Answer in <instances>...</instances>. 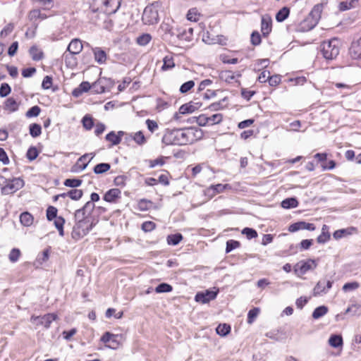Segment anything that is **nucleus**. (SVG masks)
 I'll return each instance as SVG.
<instances>
[{
    "label": "nucleus",
    "instance_id": "a19ab883",
    "mask_svg": "<svg viewBox=\"0 0 361 361\" xmlns=\"http://www.w3.org/2000/svg\"><path fill=\"white\" fill-rule=\"evenodd\" d=\"M29 18L31 20L37 19L44 20L47 18V15L42 13L41 11L38 9H35L30 12Z\"/></svg>",
    "mask_w": 361,
    "mask_h": 361
},
{
    "label": "nucleus",
    "instance_id": "423d86ee",
    "mask_svg": "<svg viewBox=\"0 0 361 361\" xmlns=\"http://www.w3.org/2000/svg\"><path fill=\"white\" fill-rule=\"evenodd\" d=\"M202 106V103L199 102H190L180 106L178 112H176L173 115L175 120L180 119V114H192L199 109Z\"/></svg>",
    "mask_w": 361,
    "mask_h": 361
},
{
    "label": "nucleus",
    "instance_id": "864d4df0",
    "mask_svg": "<svg viewBox=\"0 0 361 361\" xmlns=\"http://www.w3.org/2000/svg\"><path fill=\"white\" fill-rule=\"evenodd\" d=\"M57 215V209L53 206H49L47 209V218L49 221H51L56 218Z\"/></svg>",
    "mask_w": 361,
    "mask_h": 361
},
{
    "label": "nucleus",
    "instance_id": "79ce46f5",
    "mask_svg": "<svg viewBox=\"0 0 361 361\" xmlns=\"http://www.w3.org/2000/svg\"><path fill=\"white\" fill-rule=\"evenodd\" d=\"M5 109L10 111H15L18 109V104L13 98H8L5 102Z\"/></svg>",
    "mask_w": 361,
    "mask_h": 361
},
{
    "label": "nucleus",
    "instance_id": "bf43d9fd",
    "mask_svg": "<svg viewBox=\"0 0 361 361\" xmlns=\"http://www.w3.org/2000/svg\"><path fill=\"white\" fill-rule=\"evenodd\" d=\"M38 156L37 149L35 147H30L28 149L26 157L30 161L35 160Z\"/></svg>",
    "mask_w": 361,
    "mask_h": 361
},
{
    "label": "nucleus",
    "instance_id": "f704fd0d",
    "mask_svg": "<svg viewBox=\"0 0 361 361\" xmlns=\"http://www.w3.org/2000/svg\"><path fill=\"white\" fill-rule=\"evenodd\" d=\"M155 102V107L158 111H161L169 106V102L163 98H157Z\"/></svg>",
    "mask_w": 361,
    "mask_h": 361
},
{
    "label": "nucleus",
    "instance_id": "72a5a7b5",
    "mask_svg": "<svg viewBox=\"0 0 361 361\" xmlns=\"http://www.w3.org/2000/svg\"><path fill=\"white\" fill-rule=\"evenodd\" d=\"M182 239L183 236L180 233L171 234L168 235L167 243L169 245H176L181 241Z\"/></svg>",
    "mask_w": 361,
    "mask_h": 361
},
{
    "label": "nucleus",
    "instance_id": "4468645a",
    "mask_svg": "<svg viewBox=\"0 0 361 361\" xmlns=\"http://www.w3.org/2000/svg\"><path fill=\"white\" fill-rule=\"evenodd\" d=\"M314 229L315 226L313 224L307 223L305 221H298L291 224L289 226L288 231L290 232H295L299 230L314 231Z\"/></svg>",
    "mask_w": 361,
    "mask_h": 361
},
{
    "label": "nucleus",
    "instance_id": "20e7f679",
    "mask_svg": "<svg viewBox=\"0 0 361 361\" xmlns=\"http://www.w3.org/2000/svg\"><path fill=\"white\" fill-rule=\"evenodd\" d=\"M161 7L160 1H154L144 9L142 20L145 25H154L159 22V10Z\"/></svg>",
    "mask_w": 361,
    "mask_h": 361
},
{
    "label": "nucleus",
    "instance_id": "69168bd1",
    "mask_svg": "<svg viewBox=\"0 0 361 361\" xmlns=\"http://www.w3.org/2000/svg\"><path fill=\"white\" fill-rule=\"evenodd\" d=\"M49 257V249H46L43 251L41 255H39L37 257V261L42 264L46 262Z\"/></svg>",
    "mask_w": 361,
    "mask_h": 361
},
{
    "label": "nucleus",
    "instance_id": "f3484780",
    "mask_svg": "<svg viewBox=\"0 0 361 361\" xmlns=\"http://www.w3.org/2000/svg\"><path fill=\"white\" fill-rule=\"evenodd\" d=\"M121 197V192L118 188L109 190L104 196V200L108 202H116L118 199Z\"/></svg>",
    "mask_w": 361,
    "mask_h": 361
},
{
    "label": "nucleus",
    "instance_id": "0e129e2a",
    "mask_svg": "<svg viewBox=\"0 0 361 361\" xmlns=\"http://www.w3.org/2000/svg\"><path fill=\"white\" fill-rule=\"evenodd\" d=\"M152 205V202L146 200H141L138 202V207L142 211H145L149 209L150 206Z\"/></svg>",
    "mask_w": 361,
    "mask_h": 361
},
{
    "label": "nucleus",
    "instance_id": "09e8293b",
    "mask_svg": "<svg viewBox=\"0 0 361 361\" xmlns=\"http://www.w3.org/2000/svg\"><path fill=\"white\" fill-rule=\"evenodd\" d=\"M20 256V251L18 248H13L11 250L8 259L11 262H16Z\"/></svg>",
    "mask_w": 361,
    "mask_h": 361
},
{
    "label": "nucleus",
    "instance_id": "774afa93",
    "mask_svg": "<svg viewBox=\"0 0 361 361\" xmlns=\"http://www.w3.org/2000/svg\"><path fill=\"white\" fill-rule=\"evenodd\" d=\"M194 86H195V81L194 80H188L181 85L179 90H182V91L191 90V89L193 88Z\"/></svg>",
    "mask_w": 361,
    "mask_h": 361
},
{
    "label": "nucleus",
    "instance_id": "6e6d98bb",
    "mask_svg": "<svg viewBox=\"0 0 361 361\" xmlns=\"http://www.w3.org/2000/svg\"><path fill=\"white\" fill-rule=\"evenodd\" d=\"M40 108L38 106L31 107L25 114L27 118L37 116L40 113Z\"/></svg>",
    "mask_w": 361,
    "mask_h": 361
},
{
    "label": "nucleus",
    "instance_id": "7ed1b4c3",
    "mask_svg": "<svg viewBox=\"0 0 361 361\" xmlns=\"http://www.w3.org/2000/svg\"><path fill=\"white\" fill-rule=\"evenodd\" d=\"M24 186V180L20 178L12 179L0 176V188L3 195L13 194Z\"/></svg>",
    "mask_w": 361,
    "mask_h": 361
},
{
    "label": "nucleus",
    "instance_id": "2f4dec72",
    "mask_svg": "<svg viewBox=\"0 0 361 361\" xmlns=\"http://www.w3.org/2000/svg\"><path fill=\"white\" fill-rule=\"evenodd\" d=\"M175 66L173 59L170 56H166L163 59V65L161 66L162 71L169 70Z\"/></svg>",
    "mask_w": 361,
    "mask_h": 361
},
{
    "label": "nucleus",
    "instance_id": "1a4fd4ad",
    "mask_svg": "<svg viewBox=\"0 0 361 361\" xmlns=\"http://www.w3.org/2000/svg\"><path fill=\"white\" fill-rule=\"evenodd\" d=\"M94 156V153H87L83 154L78 159L75 165L72 167L71 171L78 172L85 170Z\"/></svg>",
    "mask_w": 361,
    "mask_h": 361
},
{
    "label": "nucleus",
    "instance_id": "393cba45",
    "mask_svg": "<svg viewBox=\"0 0 361 361\" xmlns=\"http://www.w3.org/2000/svg\"><path fill=\"white\" fill-rule=\"evenodd\" d=\"M290 14V8L284 6L280 9L276 14V20L279 23L283 22Z\"/></svg>",
    "mask_w": 361,
    "mask_h": 361
},
{
    "label": "nucleus",
    "instance_id": "cd10ccee",
    "mask_svg": "<svg viewBox=\"0 0 361 361\" xmlns=\"http://www.w3.org/2000/svg\"><path fill=\"white\" fill-rule=\"evenodd\" d=\"M343 343V338L340 335H331L329 339V344L334 348L341 347Z\"/></svg>",
    "mask_w": 361,
    "mask_h": 361
},
{
    "label": "nucleus",
    "instance_id": "a878e982",
    "mask_svg": "<svg viewBox=\"0 0 361 361\" xmlns=\"http://www.w3.org/2000/svg\"><path fill=\"white\" fill-rule=\"evenodd\" d=\"M29 52L34 61H37L43 58V52L37 46H32L29 49Z\"/></svg>",
    "mask_w": 361,
    "mask_h": 361
},
{
    "label": "nucleus",
    "instance_id": "ddd939ff",
    "mask_svg": "<svg viewBox=\"0 0 361 361\" xmlns=\"http://www.w3.org/2000/svg\"><path fill=\"white\" fill-rule=\"evenodd\" d=\"M111 13H97L94 15V18H97V23L96 24H99V21L100 20H103V25L102 27L108 30L111 31L114 27V23L112 20L109 17V15H111Z\"/></svg>",
    "mask_w": 361,
    "mask_h": 361
},
{
    "label": "nucleus",
    "instance_id": "e433bc0d",
    "mask_svg": "<svg viewBox=\"0 0 361 361\" xmlns=\"http://www.w3.org/2000/svg\"><path fill=\"white\" fill-rule=\"evenodd\" d=\"M82 181L78 178H68L63 182V185L66 187L77 188L81 185Z\"/></svg>",
    "mask_w": 361,
    "mask_h": 361
},
{
    "label": "nucleus",
    "instance_id": "c03bdc74",
    "mask_svg": "<svg viewBox=\"0 0 361 361\" xmlns=\"http://www.w3.org/2000/svg\"><path fill=\"white\" fill-rule=\"evenodd\" d=\"M172 290H173L172 286L166 283H162L158 285L155 288V291L158 293H169V292H171Z\"/></svg>",
    "mask_w": 361,
    "mask_h": 361
},
{
    "label": "nucleus",
    "instance_id": "5fc2aeb1",
    "mask_svg": "<svg viewBox=\"0 0 361 361\" xmlns=\"http://www.w3.org/2000/svg\"><path fill=\"white\" fill-rule=\"evenodd\" d=\"M65 223V220L62 217H57L55 219L54 224L56 228L59 231L61 235H63V224Z\"/></svg>",
    "mask_w": 361,
    "mask_h": 361
},
{
    "label": "nucleus",
    "instance_id": "c756f323",
    "mask_svg": "<svg viewBox=\"0 0 361 361\" xmlns=\"http://www.w3.org/2000/svg\"><path fill=\"white\" fill-rule=\"evenodd\" d=\"M111 168V165L108 163H101V164H97L94 167V173L96 174H102V173H104L106 171H108Z\"/></svg>",
    "mask_w": 361,
    "mask_h": 361
},
{
    "label": "nucleus",
    "instance_id": "8fccbe9b",
    "mask_svg": "<svg viewBox=\"0 0 361 361\" xmlns=\"http://www.w3.org/2000/svg\"><path fill=\"white\" fill-rule=\"evenodd\" d=\"M259 312V309L258 307H255L250 310L247 314V323L252 324L255 318L257 317Z\"/></svg>",
    "mask_w": 361,
    "mask_h": 361
},
{
    "label": "nucleus",
    "instance_id": "aec40b11",
    "mask_svg": "<svg viewBox=\"0 0 361 361\" xmlns=\"http://www.w3.org/2000/svg\"><path fill=\"white\" fill-rule=\"evenodd\" d=\"M271 19L269 17L263 16L261 20V32L264 37H267L271 31Z\"/></svg>",
    "mask_w": 361,
    "mask_h": 361
},
{
    "label": "nucleus",
    "instance_id": "ea45409f",
    "mask_svg": "<svg viewBox=\"0 0 361 361\" xmlns=\"http://www.w3.org/2000/svg\"><path fill=\"white\" fill-rule=\"evenodd\" d=\"M88 215L82 210V209H79L75 212V219L76 222H82V221H87Z\"/></svg>",
    "mask_w": 361,
    "mask_h": 361
},
{
    "label": "nucleus",
    "instance_id": "338daca9",
    "mask_svg": "<svg viewBox=\"0 0 361 361\" xmlns=\"http://www.w3.org/2000/svg\"><path fill=\"white\" fill-rule=\"evenodd\" d=\"M82 209L86 213V214L90 216L94 209V204L92 202H87Z\"/></svg>",
    "mask_w": 361,
    "mask_h": 361
},
{
    "label": "nucleus",
    "instance_id": "dca6fc26",
    "mask_svg": "<svg viewBox=\"0 0 361 361\" xmlns=\"http://www.w3.org/2000/svg\"><path fill=\"white\" fill-rule=\"evenodd\" d=\"M83 49V44L80 39L75 38L71 41L68 46L67 47L66 51L71 52V54H78Z\"/></svg>",
    "mask_w": 361,
    "mask_h": 361
},
{
    "label": "nucleus",
    "instance_id": "0eeeda50",
    "mask_svg": "<svg viewBox=\"0 0 361 361\" xmlns=\"http://www.w3.org/2000/svg\"><path fill=\"white\" fill-rule=\"evenodd\" d=\"M92 223L90 222V220L82 221V222H75L73 229V237L77 236L81 238L87 235L92 228Z\"/></svg>",
    "mask_w": 361,
    "mask_h": 361
},
{
    "label": "nucleus",
    "instance_id": "9d476101",
    "mask_svg": "<svg viewBox=\"0 0 361 361\" xmlns=\"http://www.w3.org/2000/svg\"><path fill=\"white\" fill-rule=\"evenodd\" d=\"M57 319V315L54 313H49L44 316H32L30 321L35 323L36 320H40V325L44 326L45 328H49L51 322Z\"/></svg>",
    "mask_w": 361,
    "mask_h": 361
},
{
    "label": "nucleus",
    "instance_id": "a211bd4d",
    "mask_svg": "<svg viewBox=\"0 0 361 361\" xmlns=\"http://www.w3.org/2000/svg\"><path fill=\"white\" fill-rule=\"evenodd\" d=\"M94 58L96 62L99 64H104L107 59V55L104 50L100 47H95L92 49Z\"/></svg>",
    "mask_w": 361,
    "mask_h": 361
},
{
    "label": "nucleus",
    "instance_id": "9b49d317",
    "mask_svg": "<svg viewBox=\"0 0 361 361\" xmlns=\"http://www.w3.org/2000/svg\"><path fill=\"white\" fill-rule=\"evenodd\" d=\"M322 12V4H317L312 9V11L310 13V15L307 18V20L310 21V23H311V27H310L311 28H313L314 27H315L316 25L318 23V22L321 18Z\"/></svg>",
    "mask_w": 361,
    "mask_h": 361
},
{
    "label": "nucleus",
    "instance_id": "5701e85b",
    "mask_svg": "<svg viewBox=\"0 0 361 361\" xmlns=\"http://www.w3.org/2000/svg\"><path fill=\"white\" fill-rule=\"evenodd\" d=\"M20 221L24 226L28 227L33 224L34 218L30 213L25 212L20 215Z\"/></svg>",
    "mask_w": 361,
    "mask_h": 361
},
{
    "label": "nucleus",
    "instance_id": "49530a36",
    "mask_svg": "<svg viewBox=\"0 0 361 361\" xmlns=\"http://www.w3.org/2000/svg\"><path fill=\"white\" fill-rule=\"evenodd\" d=\"M193 120H195L200 126H209L208 116L206 114H201L197 117H194Z\"/></svg>",
    "mask_w": 361,
    "mask_h": 361
},
{
    "label": "nucleus",
    "instance_id": "58836bf2",
    "mask_svg": "<svg viewBox=\"0 0 361 361\" xmlns=\"http://www.w3.org/2000/svg\"><path fill=\"white\" fill-rule=\"evenodd\" d=\"M222 119H223V115L219 113L214 114L211 116H208L209 126L219 124L222 121Z\"/></svg>",
    "mask_w": 361,
    "mask_h": 361
},
{
    "label": "nucleus",
    "instance_id": "473e14b6",
    "mask_svg": "<svg viewBox=\"0 0 361 361\" xmlns=\"http://www.w3.org/2000/svg\"><path fill=\"white\" fill-rule=\"evenodd\" d=\"M216 334L225 336L231 331V326L226 324H220L216 329Z\"/></svg>",
    "mask_w": 361,
    "mask_h": 361
},
{
    "label": "nucleus",
    "instance_id": "6e6552de",
    "mask_svg": "<svg viewBox=\"0 0 361 361\" xmlns=\"http://www.w3.org/2000/svg\"><path fill=\"white\" fill-rule=\"evenodd\" d=\"M333 281L322 279L319 280L313 289V296L325 295L331 288Z\"/></svg>",
    "mask_w": 361,
    "mask_h": 361
},
{
    "label": "nucleus",
    "instance_id": "a18cd8bd",
    "mask_svg": "<svg viewBox=\"0 0 361 361\" xmlns=\"http://www.w3.org/2000/svg\"><path fill=\"white\" fill-rule=\"evenodd\" d=\"M199 16L196 8H191L187 13V19L190 21L197 22L199 20Z\"/></svg>",
    "mask_w": 361,
    "mask_h": 361
},
{
    "label": "nucleus",
    "instance_id": "052dcab7",
    "mask_svg": "<svg viewBox=\"0 0 361 361\" xmlns=\"http://www.w3.org/2000/svg\"><path fill=\"white\" fill-rule=\"evenodd\" d=\"M52 87V77L46 75L42 82V87L44 90H49Z\"/></svg>",
    "mask_w": 361,
    "mask_h": 361
},
{
    "label": "nucleus",
    "instance_id": "412c9836",
    "mask_svg": "<svg viewBox=\"0 0 361 361\" xmlns=\"http://www.w3.org/2000/svg\"><path fill=\"white\" fill-rule=\"evenodd\" d=\"M124 134L123 131H118V134L111 131L106 135V140L111 143V147L113 145H118L121 141V136Z\"/></svg>",
    "mask_w": 361,
    "mask_h": 361
},
{
    "label": "nucleus",
    "instance_id": "37998d69",
    "mask_svg": "<svg viewBox=\"0 0 361 361\" xmlns=\"http://www.w3.org/2000/svg\"><path fill=\"white\" fill-rule=\"evenodd\" d=\"M82 190L78 189H72L67 192L68 197L73 200H78L82 196Z\"/></svg>",
    "mask_w": 361,
    "mask_h": 361
},
{
    "label": "nucleus",
    "instance_id": "c9c22d12",
    "mask_svg": "<svg viewBox=\"0 0 361 361\" xmlns=\"http://www.w3.org/2000/svg\"><path fill=\"white\" fill-rule=\"evenodd\" d=\"M29 130L30 135L33 137H37L39 136L42 133L41 126L37 123L31 124L30 126Z\"/></svg>",
    "mask_w": 361,
    "mask_h": 361
},
{
    "label": "nucleus",
    "instance_id": "13d9d810",
    "mask_svg": "<svg viewBox=\"0 0 361 361\" xmlns=\"http://www.w3.org/2000/svg\"><path fill=\"white\" fill-rule=\"evenodd\" d=\"M360 286L359 283L355 281L351 283H346L343 285L342 289L343 291L347 292L349 290H353L358 288Z\"/></svg>",
    "mask_w": 361,
    "mask_h": 361
},
{
    "label": "nucleus",
    "instance_id": "2eb2a0df",
    "mask_svg": "<svg viewBox=\"0 0 361 361\" xmlns=\"http://www.w3.org/2000/svg\"><path fill=\"white\" fill-rule=\"evenodd\" d=\"M349 54L353 59H361V38L352 42Z\"/></svg>",
    "mask_w": 361,
    "mask_h": 361
},
{
    "label": "nucleus",
    "instance_id": "f03ea898",
    "mask_svg": "<svg viewBox=\"0 0 361 361\" xmlns=\"http://www.w3.org/2000/svg\"><path fill=\"white\" fill-rule=\"evenodd\" d=\"M121 0H89V18L93 23H97L94 15L97 13H115L121 6Z\"/></svg>",
    "mask_w": 361,
    "mask_h": 361
},
{
    "label": "nucleus",
    "instance_id": "4d7b16f0",
    "mask_svg": "<svg viewBox=\"0 0 361 361\" xmlns=\"http://www.w3.org/2000/svg\"><path fill=\"white\" fill-rule=\"evenodd\" d=\"M133 140L137 144L140 145L145 144L146 142L145 135H143L142 131H138L135 133L133 136Z\"/></svg>",
    "mask_w": 361,
    "mask_h": 361
},
{
    "label": "nucleus",
    "instance_id": "de8ad7c7",
    "mask_svg": "<svg viewBox=\"0 0 361 361\" xmlns=\"http://www.w3.org/2000/svg\"><path fill=\"white\" fill-rule=\"evenodd\" d=\"M240 243L234 240H229L226 242V252L228 253L231 252L233 250L238 248L240 247Z\"/></svg>",
    "mask_w": 361,
    "mask_h": 361
},
{
    "label": "nucleus",
    "instance_id": "c85d7f7f",
    "mask_svg": "<svg viewBox=\"0 0 361 361\" xmlns=\"http://www.w3.org/2000/svg\"><path fill=\"white\" fill-rule=\"evenodd\" d=\"M317 267V264L314 260H309L306 262L302 263L300 267V273L302 274H305L310 270L314 269Z\"/></svg>",
    "mask_w": 361,
    "mask_h": 361
},
{
    "label": "nucleus",
    "instance_id": "6ab92c4d",
    "mask_svg": "<svg viewBox=\"0 0 361 361\" xmlns=\"http://www.w3.org/2000/svg\"><path fill=\"white\" fill-rule=\"evenodd\" d=\"M77 54H71L68 51H65L63 54V59H64L65 63L67 67L73 68L76 67L78 64V61L76 59Z\"/></svg>",
    "mask_w": 361,
    "mask_h": 361
},
{
    "label": "nucleus",
    "instance_id": "680f3d73",
    "mask_svg": "<svg viewBox=\"0 0 361 361\" xmlns=\"http://www.w3.org/2000/svg\"><path fill=\"white\" fill-rule=\"evenodd\" d=\"M146 125L147 126L148 130L151 133H154L159 128V126L155 121L147 119L146 121Z\"/></svg>",
    "mask_w": 361,
    "mask_h": 361
},
{
    "label": "nucleus",
    "instance_id": "603ef678",
    "mask_svg": "<svg viewBox=\"0 0 361 361\" xmlns=\"http://www.w3.org/2000/svg\"><path fill=\"white\" fill-rule=\"evenodd\" d=\"M250 41H251L252 44L254 46H257V45L260 44V43L262 42V39H261V35H259V32H257V31L252 32V33L251 34V37H250Z\"/></svg>",
    "mask_w": 361,
    "mask_h": 361
},
{
    "label": "nucleus",
    "instance_id": "f257e3e1",
    "mask_svg": "<svg viewBox=\"0 0 361 361\" xmlns=\"http://www.w3.org/2000/svg\"><path fill=\"white\" fill-rule=\"evenodd\" d=\"M195 129L173 130L166 132L162 137V142L166 145H185L196 140Z\"/></svg>",
    "mask_w": 361,
    "mask_h": 361
},
{
    "label": "nucleus",
    "instance_id": "4c0bfd02",
    "mask_svg": "<svg viewBox=\"0 0 361 361\" xmlns=\"http://www.w3.org/2000/svg\"><path fill=\"white\" fill-rule=\"evenodd\" d=\"M152 39V36L148 33H144L137 38V43L140 46L147 45Z\"/></svg>",
    "mask_w": 361,
    "mask_h": 361
},
{
    "label": "nucleus",
    "instance_id": "f8f14e48",
    "mask_svg": "<svg viewBox=\"0 0 361 361\" xmlns=\"http://www.w3.org/2000/svg\"><path fill=\"white\" fill-rule=\"evenodd\" d=\"M217 293L218 290L212 291L207 290L205 292L197 293L195 297V300L196 302L205 304L215 299L217 295Z\"/></svg>",
    "mask_w": 361,
    "mask_h": 361
},
{
    "label": "nucleus",
    "instance_id": "b1692460",
    "mask_svg": "<svg viewBox=\"0 0 361 361\" xmlns=\"http://www.w3.org/2000/svg\"><path fill=\"white\" fill-rule=\"evenodd\" d=\"M330 239V233L329 232V226L326 224L323 225L322 233L317 237L319 243H325Z\"/></svg>",
    "mask_w": 361,
    "mask_h": 361
},
{
    "label": "nucleus",
    "instance_id": "bb28decb",
    "mask_svg": "<svg viewBox=\"0 0 361 361\" xmlns=\"http://www.w3.org/2000/svg\"><path fill=\"white\" fill-rule=\"evenodd\" d=\"M298 201L295 197H290L281 202V207L284 209L295 208L298 206Z\"/></svg>",
    "mask_w": 361,
    "mask_h": 361
},
{
    "label": "nucleus",
    "instance_id": "3c124183",
    "mask_svg": "<svg viewBox=\"0 0 361 361\" xmlns=\"http://www.w3.org/2000/svg\"><path fill=\"white\" fill-rule=\"evenodd\" d=\"M242 234L245 235L247 239L250 240L257 237V231L250 228H245L242 231Z\"/></svg>",
    "mask_w": 361,
    "mask_h": 361
},
{
    "label": "nucleus",
    "instance_id": "7c9ffc66",
    "mask_svg": "<svg viewBox=\"0 0 361 361\" xmlns=\"http://www.w3.org/2000/svg\"><path fill=\"white\" fill-rule=\"evenodd\" d=\"M328 312V307L322 305L317 307L313 313L312 317L315 319H317L323 316H324Z\"/></svg>",
    "mask_w": 361,
    "mask_h": 361
},
{
    "label": "nucleus",
    "instance_id": "e2e57ef3",
    "mask_svg": "<svg viewBox=\"0 0 361 361\" xmlns=\"http://www.w3.org/2000/svg\"><path fill=\"white\" fill-rule=\"evenodd\" d=\"M82 125L87 130H90L93 126V121L91 117L85 116L82 118Z\"/></svg>",
    "mask_w": 361,
    "mask_h": 361
},
{
    "label": "nucleus",
    "instance_id": "4be33fe9",
    "mask_svg": "<svg viewBox=\"0 0 361 361\" xmlns=\"http://www.w3.org/2000/svg\"><path fill=\"white\" fill-rule=\"evenodd\" d=\"M227 188H230L228 184H216L212 185L207 189V194L211 193V195H215L216 194L224 192Z\"/></svg>",
    "mask_w": 361,
    "mask_h": 361
},
{
    "label": "nucleus",
    "instance_id": "39448f33",
    "mask_svg": "<svg viewBox=\"0 0 361 361\" xmlns=\"http://www.w3.org/2000/svg\"><path fill=\"white\" fill-rule=\"evenodd\" d=\"M339 42L334 38L321 44V51L323 56L327 60L335 59L339 54Z\"/></svg>",
    "mask_w": 361,
    "mask_h": 361
}]
</instances>
